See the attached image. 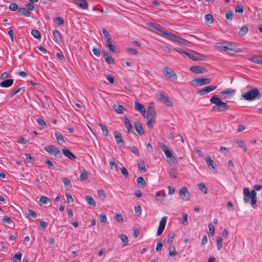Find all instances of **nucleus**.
I'll list each match as a JSON object with an SVG mask.
<instances>
[{"label": "nucleus", "mask_w": 262, "mask_h": 262, "mask_svg": "<svg viewBox=\"0 0 262 262\" xmlns=\"http://www.w3.org/2000/svg\"><path fill=\"white\" fill-rule=\"evenodd\" d=\"M211 103L215 104L212 107V111L218 112H226L228 110L229 105L227 103L223 102L221 99L218 98L216 95H214L210 100Z\"/></svg>", "instance_id": "nucleus-1"}, {"label": "nucleus", "mask_w": 262, "mask_h": 262, "mask_svg": "<svg viewBox=\"0 0 262 262\" xmlns=\"http://www.w3.org/2000/svg\"><path fill=\"white\" fill-rule=\"evenodd\" d=\"M244 194V200L245 203L249 202V199H251L250 203L253 208H255V206L256 203V193L252 190L251 192H249V188H245L243 189Z\"/></svg>", "instance_id": "nucleus-2"}, {"label": "nucleus", "mask_w": 262, "mask_h": 262, "mask_svg": "<svg viewBox=\"0 0 262 262\" xmlns=\"http://www.w3.org/2000/svg\"><path fill=\"white\" fill-rule=\"evenodd\" d=\"M242 96L247 101H252L256 99H259L261 98L259 90L257 88H253L245 94H242Z\"/></svg>", "instance_id": "nucleus-3"}, {"label": "nucleus", "mask_w": 262, "mask_h": 262, "mask_svg": "<svg viewBox=\"0 0 262 262\" xmlns=\"http://www.w3.org/2000/svg\"><path fill=\"white\" fill-rule=\"evenodd\" d=\"M164 75L167 80H175L177 79V75L173 70L167 67H165L163 69Z\"/></svg>", "instance_id": "nucleus-4"}, {"label": "nucleus", "mask_w": 262, "mask_h": 262, "mask_svg": "<svg viewBox=\"0 0 262 262\" xmlns=\"http://www.w3.org/2000/svg\"><path fill=\"white\" fill-rule=\"evenodd\" d=\"M211 80L210 78H195V79H192L190 81V84L193 86H196V85L202 86L203 85L209 84L211 83Z\"/></svg>", "instance_id": "nucleus-5"}, {"label": "nucleus", "mask_w": 262, "mask_h": 262, "mask_svg": "<svg viewBox=\"0 0 262 262\" xmlns=\"http://www.w3.org/2000/svg\"><path fill=\"white\" fill-rule=\"evenodd\" d=\"M173 50L182 54L184 57H185L186 56H187L189 59H190L193 61H201V60H203V58H200L199 57L196 56L192 55L191 54H190L189 53L185 52L182 49H181L180 48H175L173 49Z\"/></svg>", "instance_id": "nucleus-6"}, {"label": "nucleus", "mask_w": 262, "mask_h": 262, "mask_svg": "<svg viewBox=\"0 0 262 262\" xmlns=\"http://www.w3.org/2000/svg\"><path fill=\"white\" fill-rule=\"evenodd\" d=\"M45 150L54 156H61L60 150L54 145H48L45 147Z\"/></svg>", "instance_id": "nucleus-7"}, {"label": "nucleus", "mask_w": 262, "mask_h": 262, "mask_svg": "<svg viewBox=\"0 0 262 262\" xmlns=\"http://www.w3.org/2000/svg\"><path fill=\"white\" fill-rule=\"evenodd\" d=\"M180 195L182 199L185 201H188L189 199L190 193L185 187H183L179 190Z\"/></svg>", "instance_id": "nucleus-8"}, {"label": "nucleus", "mask_w": 262, "mask_h": 262, "mask_svg": "<svg viewBox=\"0 0 262 262\" xmlns=\"http://www.w3.org/2000/svg\"><path fill=\"white\" fill-rule=\"evenodd\" d=\"M235 93V90L231 89H226L220 92V94L223 96L224 98L228 99L232 97Z\"/></svg>", "instance_id": "nucleus-9"}, {"label": "nucleus", "mask_w": 262, "mask_h": 262, "mask_svg": "<svg viewBox=\"0 0 262 262\" xmlns=\"http://www.w3.org/2000/svg\"><path fill=\"white\" fill-rule=\"evenodd\" d=\"M156 115L154 103H150L147 108V117L155 118Z\"/></svg>", "instance_id": "nucleus-10"}, {"label": "nucleus", "mask_w": 262, "mask_h": 262, "mask_svg": "<svg viewBox=\"0 0 262 262\" xmlns=\"http://www.w3.org/2000/svg\"><path fill=\"white\" fill-rule=\"evenodd\" d=\"M114 137L116 142L120 147H124V142L122 139L121 134L117 131H115L114 133Z\"/></svg>", "instance_id": "nucleus-11"}, {"label": "nucleus", "mask_w": 262, "mask_h": 262, "mask_svg": "<svg viewBox=\"0 0 262 262\" xmlns=\"http://www.w3.org/2000/svg\"><path fill=\"white\" fill-rule=\"evenodd\" d=\"M216 88V86H208L202 90H198L197 93L201 95H203L214 90Z\"/></svg>", "instance_id": "nucleus-12"}, {"label": "nucleus", "mask_w": 262, "mask_h": 262, "mask_svg": "<svg viewBox=\"0 0 262 262\" xmlns=\"http://www.w3.org/2000/svg\"><path fill=\"white\" fill-rule=\"evenodd\" d=\"M135 109L141 113V114L142 115V116L145 117V113H146V110L145 107L139 102L137 101L135 102Z\"/></svg>", "instance_id": "nucleus-13"}, {"label": "nucleus", "mask_w": 262, "mask_h": 262, "mask_svg": "<svg viewBox=\"0 0 262 262\" xmlns=\"http://www.w3.org/2000/svg\"><path fill=\"white\" fill-rule=\"evenodd\" d=\"M159 100L168 106H173L172 102H171V101H170L168 97L163 94H160Z\"/></svg>", "instance_id": "nucleus-14"}, {"label": "nucleus", "mask_w": 262, "mask_h": 262, "mask_svg": "<svg viewBox=\"0 0 262 262\" xmlns=\"http://www.w3.org/2000/svg\"><path fill=\"white\" fill-rule=\"evenodd\" d=\"M190 71L194 73H204L206 72L205 68L200 66H195L190 68Z\"/></svg>", "instance_id": "nucleus-15"}, {"label": "nucleus", "mask_w": 262, "mask_h": 262, "mask_svg": "<svg viewBox=\"0 0 262 262\" xmlns=\"http://www.w3.org/2000/svg\"><path fill=\"white\" fill-rule=\"evenodd\" d=\"M74 4L79 8L83 9H87L88 8V4L86 0H75Z\"/></svg>", "instance_id": "nucleus-16"}, {"label": "nucleus", "mask_w": 262, "mask_h": 262, "mask_svg": "<svg viewBox=\"0 0 262 262\" xmlns=\"http://www.w3.org/2000/svg\"><path fill=\"white\" fill-rule=\"evenodd\" d=\"M134 126L136 132L139 135L142 136L144 135V131L139 121H135L134 123Z\"/></svg>", "instance_id": "nucleus-17"}, {"label": "nucleus", "mask_w": 262, "mask_h": 262, "mask_svg": "<svg viewBox=\"0 0 262 262\" xmlns=\"http://www.w3.org/2000/svg\"><path fill=\"white\" fill-rule=\"evenodd\" d=\"M145 27L147 29H148L154 32H155L157 34L160 35H161V34L162 32V31L159 29L157 27H156L155 26H154L151 24H149V23L146 24Z\"/></svg>", "instance_id": "nucleus-18"}, {"label": "nucleus", "mask_w": 262, "mask_h": 262, "mask_svg": "<svg viewBox=\"0 0 262 262\" xmlns=\"http://www.w3.org/2000/svg\"><path fill=\"white\" fill-rule=\"evenodd\" d=\"M221 48L222 50L226 51L227 53L230 54H233L235 51V47L233 45L229 44L228 46H221Z\"/></svg>", "instance_id": "nucleus-19"}, {"label": "nucleus", "mask_w": 262, "mask_h": 262, "mask_svg": "<svg viewBox=\"0 0 262 262\" xmlns=\"http://www.w3.org/2000/svg\"><path fill=\"white\" fill-rule=\"evenodd\" d=\"M161 36H164L167 37L169 40H171L172 41H176L177 39L178 36H176L175 34L171 33H166L165 32L162 31L161 34Z\"/></svg>", "instance_id": "nucleus-20"}, {"label": "nucleus", "mask_w": 262, "mask_h": 262, "mask_svg": "<svg viewBox=\"0 0 262 262\" xmlns=\"http://www.w3.org/2000/svg\"><path fill=\"white\" fill-rule=\"evenodd\" d=\"M112 107L117 114H123L125 111L124 107L120 104H114Z\"/></svg>", "instance_id": "nucleus-21"}, {"label": "nucleus", "mask_w": 262, "mask_h": 262, "mask_svg": "<svg viewBox=\"0 0 262 262\" xmlns=\"http://www.w3.org/2000/svg\"><path fill=\"white\" fill-rule=\"evenodd\" d=\"M206 162L207 163V164L209 168L210 169L211 168L212 169H215L216 167V165L215 164L214 161L212 160L210 157H207L205 158V159Z\"/></svg>", "instance_id": "nucleus-22"}, {"label": "nucleus", "mask_w": 262, "mask_h": 262, "mask_svg": "<svg viewBox=\"0 0 262 262\" xmlns=\"http://www.w3.org/2000/svg\"><path fill=\"white\" fill-rule=\"evenodd\" d=\"M63 154L65 156L71 160H75L76 156L68 149H63Z\"/></svg>", "instance_id": "nucleus-23"}, {"label": "nucleus", "mask_w": 262, "mask_h": 262, "mask_svg": "<svg viewBox=\"0 0 262 262\" xmlns=\"http://www.w3.org/2000/svg\"><path fill=\"white\" fill-rule=\"evenodd\" d=\"M13 81L12 79L4 80L0 83V86L2 88H9L13 84Z\"/></svg>", "instance_id": "nucleus-24"}, {"label": "nucleus", "mask_w": 262, "mask_h": 262, "mask_svg": "<svg viewBox=\"0 0 262 262\" xmlns=\"http://www.w3.org/2000/svg\"><path fill=\"white\" fill-rule=\"evenodd\" d=\"M53 39L55 41L57 42H60L62 38L59 32L56 30H54L53 31Z\"/></svg>", "instance_id": "nucleus-25"}, {"label": "nucleus", "mask_w": 262, "mask_h": 262, "mask_svg": "<svg viewBox=\"0 0 262 262\" xmlns=\"http://www.w3.org/2000/svg\"><path fill=\"white\" fill-rule=\"evenodd\" d=\"M124 124H125V126L127 130V132L128 133L133 132V128L132 124L130 123L129 119L127 117L125 118V119H124Z\"/></svg>", "instance_id": "nucleus-26"}, {"label": "nucleus", "mask_w": 262, "mask_h": 262, "mask_svg": "<svg viewBox=\"0 0 262 262\" xmlns=\"http://www.w3.org/2000/svg\"><path fill=\"white\" fill-rule=\"evenodd\" d=\"M104 57L105 60L108 64H112V63H113L114 62V60L113 58L112 57V56H111L110 55V54L107 52H106V51L104 52Z\"/></svg>", "instance_id": "nucleus-27"}, {"label": "nucleus", "mask_w": 262, "mask_h": 262, "mask_svg": "<svg viewBox=\"0 0 262 262\" xmlns=\"http://www.w3.org/2000/svg\"><path fill=\"white\" fill-rule=\"evenodd\" d=\"M235 142L244 151L246 152L247 151V146L243 140L236 139Z\"/></svg>", "instance_id": "nucleus-28"}, {"label": "nucleus", "mask_w": 262, "mask_h": 262, "mask_svg": "<svg viewBox=\"0 0 262 262\" xmlns=\"http://www.w3.org/2000/svg\"><path fill=\"white\" fill-rule=\"evenodd\" d=\"M176 42L179 43L180 45L186 46H189L190 44V42L189 41L179 36L177 39Z\"/></svg>", "instance_id": "nucleus-29"}, {"label": "nucleus", "mask_w": 262, "mask_h": 262, "mask_svg": "<svg viewBox=\"0 0 262 262\" xmlns=\"http://www.w3.org/2000/svg\"><path fill=\"white\" fill-rule=\"evenodd\" d=\"M137 185L140 188H144L146 186V182L142 177H139L137 179Z\"/></svg>", "instance_id": "nucleus-30"}, {"label": "nucleus", "mask_w": 262, "mask_h": 262, "mask_svg": "<svg viewBox=\"0 0 262 262\" xmlns=\"http://www.w3.org/2000/svg\"><path fill=\"white\" fill-rule=\"evenodd\" d=\"M164 154L167 158H170V160L172 161L173 163H177V160L173 156L172 152L169 149L165 151Z\"/></svg>", "instance_id": "nucleus-31"}, {"label": "nucleus", "mask_w": 262, "mask_h": 262, "mask_svg": "<svg viewBox=\"0 0 262 262\" xmlns=\"http://www.w3.org/2000/svg\"><path fill=\"white\" fill-rule=\"evenodd\" d=\"M55 136L59 144H61L65 142L63 136L61 135L60 133L58 132H56L55 133Z\"/></svg>", "instance_id": "nucleus-32"}, {"label": "nucleus", "mask_w": 262, "mask_h": 262, "mask_svg": "<svg viewBox=\"0 0 262 262\" xmlns=\"http://www.w3.org/2000/svg\"><path fill=\"white\" fill-rule=\"evenodd\" d=\"M165 196H166V193L165 192V191H159L156 193V194L155 196V199L158 201H161L163 200L161 198V197L164 198Z\"/></svg>", "instance_id": "nucleus-33"}, {"label": "nucleus", "mask_w": 262, "mask_h": 262, "mask_svg": "<svg viewBox=\"0 0 262 262\" xmlns=\"http://www.w3.org/2000/svg\"><path fill=\"white\" fill-rule=\"evenodd\" d=\"M249 60L255 63L262 64V57H252L249 58Z\"/></svg>", "instance_id": "nucleus-34"}, {"label": "nucleus", "mask_w": 262, "mask_h": 262, "mask_svg": "<svg viewBox=\"0 0 262 262\" xmlns=\"http://www.w3.org/2000/svg\"><path fill=\"white\" fill-rule=\"evenodd\" d=\"M102 32L104 36V37L106 40V42L112 40L110 34L107 32V31H106V30L105 28L102 29Z\"/></svg>", "instance_id": "nucleus-35"}, {"label": "nucleus", "mask_w": 262, "mask_h": 262, "mask_svg": "<svg viewBox=\"0 0 262 262\" xmlns=\"http://www.w3.org/2000/svg\"><path fill=\"white\" fill-rule=\"evenodd\" d=\"M18 11L22 15L27 17H29L30 16V13L25 8H20Z\"/></svg>", "instance_id": "nucleus-36"}, {"label": "nucleus", "mask_w": 262, "mask_h": 262, "mask_svg": "<svg viewBox=\"0 0 262 262\" xmlns=\"http://www.w3.org/2000/svg\"><path fill=\"white\" fill-rule=\"evenodd\" d=\"M216 246L218 251H220L223 246V238L222 236H218L216 239Z\"/></svg>", "instance_id": "nucleus-37"}, {"label": "nucleus", "mask_w": 262, "mask_h": 262, "mask_svg": "<svg viewBox=\"0 0 262 262\" xmlns=\"http://www.w3.org/2000/svg\"><path fill=\"white\" fill-rule=\"evenodd\" d=\"M155 122V118H146V124L147 127L151 129L153 127V124Z\"/></svg>", "instance_id": "nucleus-38"}, {"label": "nucleus", "mask_w": 262, "mask_h": 262, "mask_svg": "<svg viewBox=\"0 0 262 262\" xmlns=\"http://www.w3.org/2000/svg\"><path fill=\"white\" fill-rule=\"evenodd\" d=\"M198 187L202 192L206 194L207 193V189L205 183H200L198 184Z\"/></svg>", "instance_id": "nucleus-39"}, {"label": "nucleus", "mask_w": 262, "mask_h": 262, "mask_svg": "<svg viewBox=\"0 0 262 262\" xmlns=\"http://www.w3.org/2000/svg\"><path fill=\"white\" fill-rule=\"evenodd\" d=\"M106 46L108 48L109 50L113 53L116 52V47L114 45L112 44V40L106 42Z\"/></svg>", "instance_id": "nucleus-40"}, {"label": "nucleus", "mask_w": 262, "mask_h": 262, "mask_svg": "<svg viewBox=\"0 0 262 262\" xmlns=\"http://www.w3.org/2000/svg\"><path fill=\"white\" fill-rule=\"evenodd\" d=\"M22 253L21 252L16 253L13 257V262H20L21 259Z\"/></svg>", "instance_id": "nucleus-41"}, {"label": "nucleus", "mask_w": 262, "mask_h": 262, "mask_svg": "<svg viewBox=\"0 0 262 262\" xmlns=\"http://www.w3.org/2000/svg\"><path fill=\"white\" fill-rule=\"evenodd\" d=\"M85 199L89 205L93 206H95L96 205V202L91 196L86 195L85 196Z\"/></svg>", "instance_id": "nucleus-42"}, {"label": "nucleus", "mask_w": 262, "mask_h": 262, "mask_svg": "<svg viewBox=\"0 0 262 262\" xmlns=\"http://www.w3.org/2000/svg\"><path fill=\"white\" fill-rule=\"evenodd\" d=\"M99 127H100L101 129L102 135L105 137H107L108 134V130L106 126L99 123Z\"/></svg>", "instance_id": "nucleus-43"}, {"label": "nucleus", "mask_w": 262, "mask_h": 262, "mask_svg": "<svg viewBox=\"0 0 262 262\" xmlns=\"http://www.w3.org/2000/svg\"><path fill=\"white\" fill-rule=\"evenodd\" d=\"M138 169L141 172H144L146 171V167L145 166L144 162L141 161L138 163Z\"/></svg>", "instance_id": "nucleus-44"}, {"label": "nucleus", "mask_w": 262, "mask_h": 262, "mask_svg": "<svg viewBox=\"0 0 262 262\" xmlns=\"http://www.w3.org/2000/svg\"><path fill=\"white\" fill-rule=\"evenodd\" d=\"M109 164L110 165V168L112 170L118 171L117 164L114 162V160H109Z\"/></svg>", "instance_id": "nucleus-45"}, {"label": "nucleus", "mask_w": 262, "mask_h": 262, "mask_svg": "<svg viewBox=\"0 0 262 262\" xmlns=\"http://www.w3.org/2000/svg\"><path fill=\"white\" fill-rule=\"evenodd\" d=\"M205 19V21L209 24H212L213 22V17L211 14H206Z\"/></svg>", "instance_id": "nucleus-46"}, {"label": "nucleus", "mask_w": 262, "mask_h": 262, "mask_svg": "<svg viewBox=\"0 0 262 262\" xmlns=\"http://www.w3.org/2000/svg\"><path fill=\"white\" fill-rule=\"evenodd\" d=\"M31 34L34 38L36 39H39L41 38L40 33L37 30H32L31 31Z\"/></svg>", "instance_id": "nucleus-47"}, {"label": "nucleus", "mask_w": 262, "mask_h": 262, "mask_svg": "<svg viewBox=\"0 0 262 262\" xmlns=\"http://www.w3.org/2000/svg\"><path fill=\"white\" fill-rule=\"evenodd\" d=\"M248 31V28L246 26H243L241 28L238 34L241 36L245 35Z\"/></svg>", "instance_id": "nucleus-48"}, {"label": "nucleus", "mask_w": 262, "mask_h": 262, "mask_svg": "<svg viewBox=\"0 0 262 262\" xmlns=\"http://www.w3.org/2000/svg\"><path fill=\"white\" fill-rule=\"evenodd\" d=\"M99 219L100 220L101 223L102 225H104L107 223V218L106 215L104 214H99Z\"/></svg>", "instance_id": "nucleus-49"}, {"label": "nucleus", "mask_w": 262, "mask_h": 262, "mask_svg": "<svg viewBox=\"0 0 262 262\" xmlns=\"http://www.w3.org/2000/svg\"><path fill=\"white\" fill-rule=\"evenodd\" d=\"M88 172L86 171L83 170L81 172V174L80 176V179L81 181H84L88 179Z\"/></svg>", "instance_id": "nucleus-50"}, {"label": "nucleus", "mask_w": 262, "mask_h": 262, "mask_svg": "<svg viewBox=\"0 0 262 262\" xmlns=\"http://www.w3.org/2000/svg\"><path fill=\"white\" fill-rule=\"evenodd\" d=\"M120 171L125 178H128V177L129 176V173H128V170H127V169L125 167H123L121 168Z\"/></svg>", "instance_id": "nucleus-51"}, {"label": "nucleus", "mask_w": 262, "mask_h": 262, "mask_svg": "<svg viewBox=\"0 0 262 262\" xmlns=\"http://www.w3.org/2000/svg\"><path fill=\"white\" fill-rule=\"evenodd\" d=\"M36 217V214L34 211H33L31 210H28V218L29 219H31L32 218L34 219Z\"/></svg>", "instance_id": "nucleus-52"}, {"label": "nucleus", "mask_w": 262, "mask_h": 262, "mask_svg": "<svg viewBox=\"0 0 262 262\" xmlns=\"http://www.w3.org/2000/svg\"><path fill=\"white\" fill-rule=\"evenodd\" d=\"M135 212L138 216H139L141 214L142 210L140 205H137L135 207Z\"/></svg>", "instance_id": "nucleus-53"}, {"label": "nucleus", "mask_w": 262, "mask_h": 262, "mask_svg": "<svg viewBox=\"0 0 262 262\" xmlns=\"http://www.w3.org/2000/svg\"><path fill=\"white\" fill-rule=\"evenodd\" d=\"M37 122L38 123V124L40 126H42V128H46L47 127V124L46 123V122H45V121L41 119V118H38L37 119Z\"/></svg>", "instance_id": "nucleus-54"}, {"label": "nucleus", "mask_w": 262, "mask_h": 262, "mask_svg": "<svg viewBox=\"0 0 262 262\" xmlns=\"http://www.w3.org/2000/svg\"><path fill=\"white\" fill-rule=\"evenodd\" d=\"M235 11L236 13H242L244 11L243 7L241 5H236L235 7Z\"/></svg>", "instance_id": "nucleus-55"}, {"label": "nucleus", "mask_w": 262, "mask_h": 262, "mask_svg": "<svg viewBox=\"0 0 262 262\" xmlns=\"http://www.w3.org/2000/svg\"><path fill=\"white\" fill-rule=\"evenodd\" d=\"M126 50L127 52L133 55H137L138 54V51L135 48H128Z\"/></svg>", "instance_id": "nucleus-56"}, {"label": "nucleus", "mask_w": 262, "mask_h": 262, "mask_svg": "<svg viewBox=\"0 0 262 262\" xmlns=\"http://www.w3.org/2000/svg\"><path fill=\"white\" fill-rule=\"evenodd\" d=\"M182 224L184 226L188 225V215L186 213L183 214Z\"/></svg>", "instance_id": "nucleus-57"}, {"label": "nucleus", "mask_w": 262, "mask_h": 262, "mask_svg": "<svg viewBox=\"0 0 262 262\" xmlns=\"http://www.w3.org/2000/svg\"><path fill=\"white\" fill-rule=\"evenodd\" d=\"M166 224V217L164 216L161 219V220L160 222L159 226L165 227Z\"/></svg>", "instance_id": "nucleus-58"}, {"label": "nucleus", "mask_w": 262, "mask_h": 262, "mask_svg": "<svg viewBox=\"0 0 262 262\" xmlns=\"http://www.w3.org/2000/svg\"><path fill=\"white\" fill-rule=\"evenodd\" d=\"M9 9L12 11H14L18 9V6L16 3H12L9 7Z\"/></svg>", "instance_id": "nucleus-59"}, {"label": "nucleus", "mask_w": 262, "mask_h": 262, "mask_svg": "<svg viewBox=\"0 0 262 262\" xmlns=\"http://www.w3.org/2000/svg\"><path fill=\"white\" fill-rule=\"evenodd\" d=\"M48 200L49 199L48 197L45 196H42L39 199V203L40 204H47L48 203Z\"/></svg>", "instance_id": "nucleus-60"}, {"label": "nucleus", "mask_w": 262, "mask_h": 262, "mask_svg": "<svg viewBox=\"0 0 262 262\" xmlns=\"http://www.w3.org/2000/svg\"><path fill=\"white\" fill-rule=\"evenodd\" d=\"M214 233V227L211 224L209 225V234L213 236Z\"/></svg>", "instance_id": "nucleus-61"}, {"label": "nucleus", "mask_w": 262, "mask_h": 262, "mask_svg": "<svg viewBox=\"0 0 262 262\" xmlns=\"http://www.w3.org/2000/svg\"><path fill=\"white\" fill-rule=\"evenodd\" d=\"M12 220L10 217L8 216H5L2 219V223L3 224H10Z\"/></svg>", "instance_id": "nucleus-62"}, {"label": "nucleus", "mask_w": 262, "mask_h": 262, "mask_svg": "<svg viewBox=\"0 0 262 262\" xmlns=\"http://www.w3.org/2000/svg\"><path fill=\"white\" fill-rule=\"evenodd\" d=\"M233 17V12L231 11H229L226 14V18L228 20H231Z\"/></svg>", "instance_id": "nucleus-63"}, {"label": "nucleus", "mask_w": 262, "mask_h": 262, "mask_svg": "<svg viewBox=\"0 0 262 262\" xmlns=\"http://www.w3.org/2000/svg\"><path fill=\"white\" fill-rule=\"evenodd\" d=\"M56 56H57L58 59L60 62H63L65 60V58H64L63 55L60 53H59V52L57 53Z\"/></svg>", "instance_id": "nucleus-64"}]
</instances>
